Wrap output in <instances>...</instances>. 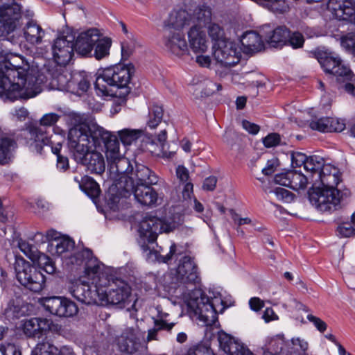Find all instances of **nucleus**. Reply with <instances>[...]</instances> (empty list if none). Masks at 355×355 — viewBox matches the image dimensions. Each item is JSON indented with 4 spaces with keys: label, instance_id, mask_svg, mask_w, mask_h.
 Listing matches in <instances>:
<instances>
[{
    "label": "nucleus",
    "instance_id": "nucleus-1",
    "mask_svg": "<svg viewBox=\"0 0 355 355\" xmlns=\"http://www.w3.org/2000/svg\"><path fill=\"white\" fill-rule=\"evenodd\" d=\"M69 76L71 73L60 65L48 69L44 74L28 63L17 66L8 62L6 71L0 75V96L12 101L33 98L42 92V85L47 82L53 89L68 92Z\"/></svg>",
    "mask_w": 355,
    "mask_h": 355
},
{
    "label": "nucleus",
    "instance_id": "nucleus-2",
    "mask_svg": "<svg viewBox=\"0 0 355 355\" xmlns=\"http://www.w3.org/2000/svg\"><path fill=\"white\" fill-rule=\"evenodd\" d=\"M340 175L337 168L327 164L323 166L315 179L314 184L320 181L322 187H313L309 191L310 202L321 211H331L339 209L351 192L348 189L337 188Z\"/></svg>",
    "mask_w": 355,
    "mask_h": 355
},
{
    "label": "nucleus",
    "instance_id": "nucleus-3",
    "mask_svg": "<svg viewBox=\"0 0 355 355\" xmlns=\"http://www.w3.org/2000/svg\"><path fill=\"white\" fill-rule=\"evenodd\" d=\"M135 73L132 64H119L103 70L94 83L98 94L125 98L130 92L128 85Z\"/></svg>",
    "mask_w": 355,
    "mask_h": 355
},
{
    "label": "nucleus",
    "instance_id": "nucleus-4",
    "mask_svg": "<svg viewBox=\"0 0 355 355\" xmlns=\"http://www.w3.org/2000/svg\"><path fill=\"white\" fill-rule=\"evenodd\" d=\"M69 262L76 266L84 265L85 273L92 276L94 290L106 293L110 288L112 281L116 279L102 270L103 265L99 264L89 249H85L69 257Z\"/></svg>",
    "mask_w": 355,
    "mask_h": 355
},
{
    "label": "nucleus",
    "instance_id": "nucleus-5",
    "mask_svg": "<svg viewBox=\"0 0 355 355\" xmlns=\"http://www.w3.org/2000/svg\"><path fill=\"white\" fill-rule=\"evenodd\" d=\"M69 120L73 127L68 133L69 148L74 146V144H80L92 139L97 142L98 137L102 136L101 134L104 132L103 127L84 114L71 113L69 115Z\"/></svg>",
    "mask_w": 355,
    "mask_h": 355
},
{
    "label": "nucleus",
    "instance_id": "nucleus-6",
    "mask_svg": "<svg viewBox=\"0 0 355 355\" xmlns=\"http://www.w3.org/2000/svg\"><path fill=\"white\" fill-rule=\"evenodd\" d=\"M157 177L150 168L140 164H136L135 168H131L130 175L121 176L116 179L114 186L118 194L127 198L131 194L134 187L144 184H155Z\"/></svg>",
    "mask_w": 355,
    "mask_h": 355
},
{
    "label": "nucleus",
    "instance_id": "nucleus-7",
    "mask_svg": "<svg viewBox=\"0 0 355 355\" xmlns=\"http://www.w3.org/2000/svg\"><path fill=\"white\" fill-rule=\"evenodd\" d=\"M91 141L92 139H89L80 144H74V146L69 148V150L78 164L85 166L92 173L101 175L105 169L104 157Z\"/></svg>",
    "mask_w": 355,
    "mask_h": 355
},
{
    "label": "nucleus",
    "instance_id": "nucleus-8",
    "mask_svg": "<svg viewBox=\"0 0 355 355\" xmlns=\"http://www.w3.org/2000/svg\"><path fill=\"white\" fill-rule=\"evenodd\" d=\"M318 62L325 73L336 76L340 88H343L349 94L354 93L355 75L340 58L327 55L319 57Z\"/></svg>",
    "mask_w": 355,
    "mask_h": 355
},
{
    "label": "nucleus",
    "instance_id": "nucleus-9",
    "mask_svg": "<svg viewBox=\"0 0 355 355\" xmlns=\"http://www.w3.org/2000/svg\"><path fill=\"white\" fill-rule=\"evenodd\" d=\"M60 118V115L56 113H48L41 118L39 125L31 123L26 127L33 151L42 154L43 148L50 144L51 138L46 128L54 125Z\"/></svg>",
    "mask_w": 355,
    "mask_h": 355
},
{
    "label": "nucleus",
    "instance_id": "nucleus-10",
    "mask_svg": "<svg viewBox=\"0 0 355 355\" xmlns=\"http://www.w3.org/2000/svg\"><path fill=\"white\" fill-rule=\"evenodd\" d=\"M180 216L162 220L155 216H149L144 218L139 225V232L144 240L146 239L149 243H154L158 234L169 233L178 229L182 225Z\"/></svg>",
    "mask_w": 355,
    "mask_h": 355
},
{
    "label": "nucleus",
    "instance_id": "nucleus-11",
    "mask_svg": "<svg viewBox=\"0 0 355 355\" xmlns=\"http://www.w3.org/2000/svg\"><path fill=\"white\" fill-rule=\"evenodd\" d=\"M187 305L199 321L202 322L203 325L212 326L218 322L217 311L214 304L201 290L192 291L189 294Z\"/></svg>",
    "mask_w": 355,
    "mask_h": 355
},
{
    "label": "nucleus",
    "instance_id": "nucleus-12",
    "mask_svg": "<svg viewBox=\"0 0 355 355\" xmlns=\"http://www.w3.org/2000/svg\"><path fill=\"white\" fill-rule=\"evenodd\" d=\"M15 271L17 279L26 289L40 293L44 288V275L28 261L23 259L17 260Z\"/></svg>",
    "mask_w": 355,
    "mask_h": 355
},
{
    "label": "nucleus",
    "instance_id": "nucleus-13",
    "mask_svg": "<svg viewBox=\"0 0 355 355\" xmlns=\"http://www.w3.org/2000/svg\"><path fill=\"white\" fill-rule=\"evenodd\" d=\"M130 298V287L124 281L116 279L112 281L110 288L106 293H102L100 290L98 305H115L123 308L131 302Z\"/></svg>",
    "mask_w": 355,
    "mask_h": 355
},
{
    "label": "nucleus",
    "instance_id": "nucleus-14",
    "mask_svg": "<svg viewBox=\"0 0 355 355\" xmlns=\"http://www.w3.org/2000/svg\"><path fill=\"white\" fill-rule=\"evenodd\" d=\"M213 55L218 62L230 67L239 62L241 53L237 44L227 39L214 44Z\"/></svg>",
    "mask_w": 355,
    "mask_h": 355
},
{
    "label": "nucleus",
    "instance_id": "nucleus-15",
    "mask_svg": "<svg viewBox=\"0 0 355 355\" xmlns=\"http://www.w3.org/2000/svg\"><path fill=\"white\" fill-rule=\"evenodd\" d=\"M21 7L19 4L0 6V37H6L21 24Z\"/></svg>",
    "mask_w": 355,
    "mask_h": 355
},
{
    "label": "nucleus",
    "instance_id": "nucleus-16",
    "mask_svg": "<svg viewBox=\"0 0 355 355\" xmlns=\"http://www.w3.org/2000/svg\"><path fill=\"white\" fill-rule=\"evenodd\" d=\"M181 252V255L174 257L173 259L178 261L176 270V278L182 284H194L198 283L200 277L198 275V268L193 259L191 257L183 254L182 248L178 245Z\"/></svg>",
    "mask_w": 355,
    "mask_h": 355
},
{
    "label": "nucleus",
    "instance_id": "nucleus-17",
    "mask_svg": "<svg viewBox=\"0 0 355 355\" xmlns=\"http://www.w3.org/2000/svg\"><path fill=\"white\" fill-rule=\"evenodd\" d=\"M144 336V332L138 326L128 327L116 338V345L121 352L132 354L139 350Z\"/></svg>",
    "mask_w": 355,
    "mask_h": 355
},
{
    "label": "nucleus",
    "instance_id": "nucleus-18",
    "mask_svg": "<svg viewBox=\"0 0 355 355\" xmlns=\"http://www.w3.org/2000/svg\"><path fill=\"white\" fill-rule=\"evenodd\" d=\"M75 37L72 35L58 37L52 46V53L58 65L65 66L71 60L74 51Z\"/></svg>",
    "mask_w": 355,
    "mask_h": 355
},
{
    "label": "nucleus",
    "instance_id": "nucleus-19",
    "mask_svg": "<svg viewBox=\"0 0 355 355\" xmlns=\"http://www.w3.org/2000/svg\"><path fill=\"white\" fill-rule=\"evenodd\" d=\"M43 306L51 314L59 317H72L78 311L73 302L62 297H46L44 300Z\"/></svg>",
    "mask_w": 355,
    "mask_h": 355
},
{
    "label": "nucleus",
    "instance_id": "nucleus-20",
    "mask_svg": "<svg viewBox=\"0 0 355 355\" xmlns=\"http://www.w3.org/2000/svg\"><path fill=\"white\" fill-rule=\"evenodd\" d=\"M163 43L166 50L176 56L180 57L188 51V45L181 31L166 28Z\"/></svg>",
    "mask_w": 355,
    "mask_h": 355
},
{
    "label": "nucleus",
    "instance_id": "nucleus-21",
    "mask_svg": "<svg viewBox=\"0 0 355 355\" xmlns=\"http://www.w3.org/2000/svg\"><path fill=\"white\" fill-rule=\"evenodd\" d=\"M327 8L339 20L355 24V1L353 0H329Z\"/></svg>",
    "mask_w": 355,
    "mask_h": 355
},
{
    "label": "nucleus",
    "instance_id": "nucleus-22",
    "mask_svg": "<svg viewBox=\"0 0 355 355\" xmlns=\"http://www.w3.org/2000/svg\"><path fill=\"white\" fill-rule=\"evenodd\" d=\"M71 295L78 301L85 304H98L99 291L94 290L92 284L84 282L73 284L69 288Z\"/></svg>",
    "mask_w": 355,
    "mask_h": 355
},
{
    "label": "nucleus",
    "instance_id": "nucleus-23",
    "mask_svg": "<svg viewBox=\"0 0 355 355\" xmlns=\"http://www.w3.org/2000/svg\"><path fill=\"white\" fill-rule=\"evenodd\" d=\"M102 136L98 137V141L96 142L94 139H92V143L94 145L95 148H101L103 146L105 148L106 157L107 162L113 161L119 157L121 155L119 152V142L116 136L111 134L110 132L103 128Z\"/></svg>",
    "mask_w": 355,
    "mask_h": 355
},
{
    "label": "nucleus",
    "instance_id": "nucleus-24",
    "mask_svg": "<svg viewBox=\"0 0 355 355\" xmlns=\"http://www.w3.org/2000/svg\"><path fill=\"white\" fill-rule=\"evenodd\" d=\"M218 340L220 347L228 355H253L242 343L224 331L218 333Z\"/></svg>",
    "mask_w": 355,
    "mask_h": 355
},
{
    "label": "nucleus",
    "instance_id": "nucleus-25",
    "mask_svg": "<svg viewBox=\"0 0 355 355\" xmlns=\"http://www.w3.org/2000/svg\"><path fill=\"white\" fill-rule=\"evenodd\" d=\"M261 32L265 40L275 48L286 44L289 36V30L285 26H279L272 30L270 24H265Z\"/></svg>",
    "mask_w": 355,
    "mask_h": 355
},
{
    "label": "nucleus",
    "instance_id": "nucleus-26",
    "mask_svg": "<svg viewBox=\"0 0 355 355\" xmlns=\"http://www.w3.org/2000/svg\"><path fill=\"white\" fill-rule=\"evenodd\" d=\"M69 77L68 92L79 96L87 92L90 88L91 82L93 80L91 74L84 71L71 73Z\"/></svg>",
    "mask_w": 355,
    "mask_h": 355
},
{
    "label": "nucleus",
    "instance_id": "nucleus-27",
    "mask_svg": "<svg viewBox=\"0 0 355 355\" xmlns=\"http://www.w3.org/2000/svg\"><path fill=\"white\" fill-rule=\"evenodd\" d=\"M98 40V31L90 29L83 32L77 37L74 42V50L82 55H87L91 53L93 46Z\"/></svg>",
    "mask_w": 355,
    "mask_h": 355
},
{
    "label": "nucleus",
    "instance_id": "nucleus-28",
    "mask_svg": "<svg viewBox=\"0 0 355 355\" xmlns=\"http://www.w3.org/2000/svg\"><path fill=\"white\" fill-rule=\"evenodd\" d=\"M188 39L191 49L196 53H205L207 49V40L205 32L199 26H193L188 32Z\"/></svg>",
    "mask_w": 355,
    "mask_h": 355
},
{
    "label": "nucleus",
    "instance_id": "nucleus-29",
    "mask_svg": "<svg viewBox=\"0 0 355 355\" xmlns=\"http://www.w3.org/2000/svg\"><path fill=\"white\" fill-rule=\"evenodd\" d=\"M17 148V141L11 135L0 136V164H6L13 159Z\"/></svg>",
    "mask_w": 355,
    "mask_h": 355
},
{
    "label": "nucleus",
    "instance_id": "nucleus-30",
    "mask_svg": "<svg viewBox=\"0 0 355 355\" xmlns=\"http://www.w3.org/2000/svg\"><path fill=\"white\" fill-rule=\"evenodd\" d=\"M152 184H144L134 187L131 193L141 205L151 206L157 200V192L150 187Z\"/></svg>",
    "mask_w": 355,
    "mask_h": 355
},
{
    "label": "nucleus",
    "instance_id": "nucleus-31",
    "mask_svg": "<svg viewBox=\"0 0 355 355\" xmlns=\"http://www.w3.org/2000/svg\"><path fill=\"white\" fill-rule=\"evenodd\" d=\"M140 246L144 252H148V254H147V259L152 260L155 259L159 262L168 263L172 261V259L174 257L181 255V252L179 249V247L175 243L171 244L169 248V252L166 254H162L161 251L151 250L148 244L145 243V242Z\"/></svg>",
    "mask_w": 355,
    "mask_h": 355
},
{
    "label": "nucleus",
    "instance_id": "nucleus-32",
    "mask_svg": "<svg viewBox=\"0 0 355 355\" xmlns=\"http://www.w3.org/2000/svg\"><path fill=\"white\" fill-rule=\"evenodd\" d=\"M49 327V320L46 319L33 318L24 323V332L29 337L40 336L42 332Z\"/></svg>",
    "mask_w": 355,
    "mask_h": 355
},
{
    "label": "nucleus",
    "instance_id": "nucleus-33",
    "mask_svg": "<svg viewBox=\"0 0 355 355\" xmlns=\"http://www.w3.org/2000/svg\"><path fill=\"white\" fill-rule=\"evenodd\" d=\"M31 355H73V351L69 347L58 349L49 342H42L35 347Z\"/></svg>",
    "mask_w": 355,
    "mask_h": 355
},
{
    "label": "nucleus",
    "instance_id": "nucleus-34",
    "mask_svg": "<svg viewBox=\"0 0 355 355\" xmlns=\"http://www.w3.org/2000/svg\"><path fill=\"white\" fill-rule=\"evenodd\" d=\"M241 42L244 51L249 53L260 51L264 46L261 36L255 31H249L243 34Z\"/></svg>",
    "mask_w": 355,
    "mask_h": 355
},
{
    "label": "nucleus",
    "instance_id": "nucleus-35",
    "mask_svg": "<svg viewBox=\"0 0 355 355\" xmlns=\"http://www.w3.org/2000/svg\"><path fill=\"white\" fill-rule=\"evenodd\" d=\"M24 35L26 40L31 44H38L42 41L45 35L42 28L34 21H28L24 28Z\"/></svg>",
    "mask_w": 355,
    "mask_h": 355
},
{
    "label": "nucleus",
    "instance_id": "nucleus-36",
    "mask_svg": "<svg viewBox=\"0 0 355 355\" xmlns=\"http://www.w3.org/2000/svg\"><path fill=\"white\" fill-rule=\"evenodd\" d=\"M191 17L184 10H173L171 12L166 28L181 31L185 26L189 25Z\"/></svg>",
    "mask_w": 355,
    "mask_h": 355
},
{
    "label": "nucleus",
    "instance_id": "nucleus-37",
    "mask_svg": "<svg viewBox=\"0 0 355 355\" xmlns=\"http://www.w3.org/2000/svg\"><path fill=\"white\" fill-rule=\"evenodd\" d=\"M109 163L110 171L111 173H114L119 179L123 175H130L132 166L128 159L121 155L119 158L110 161Z\"/></svg>",
    "mask_w": 355,
    "mask_h": 355
},
{
    "label": "nucleus",
    "instance_id": "nucleus-38",
    "mask_svg": "<svg viewBox=\"0 0 355 355\" xmlns=\"http://www.w3.org/2000/svg\"><path fill=\"white\" fill-rule=\"evenodd\" d=\"M80 188L92 200L98 198L101 193L98 184L93 178L87 175L81 178Z\"/></svg>",
    "mask_w": 355,
    "mask_h": 355
},
{
    "label": "nucleus",
    "instance_id": "nucleus-39",
    "mask_svg": "<svg viewBox=\"0 0 355 355\" xmlns=\"http://www.w3.org/2000/svg\"><path fill=\"white\" fill-rule=\"evenodd\" d=\"M112 41L108 37L100 38L98 34V40L94 44L95 49L94 55L96 60H101L110 54V49Z\"/></svg>",
    "mask_w": 355,
    "mask_h": 355
},
{
    "label": "nucleus",
    "instance_id": "nucleus-40",
    "mask_svg": "<svg viewBox=\"0 0 355 355\" xmlns=\"http://www.w3.org/2000/svg\"><path fill=\"white\" fill-rule=\"evenodd\" d=\"M323 166H325L324 159L318 155H312L306 158L304 168L306 171L313 173L312 180L314 179L315 175L318 177V173H320Z\"/></svg>",
    "mask_w": 355,
    "mask_h": 355
},
{
    "label": "nucleus",
    "instance_id": "nucleus-41",
    "mask_svg": "<svg viewBox=\"0 0 355 355\" xmlns=\"http://www.w3.org/2000/svg\"><path fill=\"white\" fill-rule=\"evenodd\" d=\"M164 110L162 106L153 104L148 112V120L147 125L151 129L155 128L162 121Z\"/></svg>",
    "mask_w": 355,
    "mask_h": 355
},
{
    "label": "nucleus",
    "instance_id": "nucleus-42",
    "mask_svg": "<svg viewBox=\"0 0 355 355\" xmlns=\"http://www.w3.org/2000/svg\"><path fill=\"white\" fill-rule=\"evenodd\" d=\"M74 245V241L66 236H63L60 239H56L55 242L51 243V248H55V253L58 255L73 250Z\"/></svg>",
    "mask_w": 355,
    "mask_h": 355
},
{
    "label": "nucleus",
    "instance_id": "nucleus-43",
    "mask_svg": "<svg viewBox=\"0 0 355 355\" xmlns=\"http://www.w3.org/2000/svg\"><path fill=\"white\" fill-rule=\"evenodd\" d=\"M154 327L149 329L148 331L147 341H151L153 340H158L157 334L160 330H166L171 331V329L175 327V323H167L163 320H155Z\"/></svg>",
    "mask_w": 355,
    "mask_h": 355
},
{
    "label": "nucleus",
    "instance_id": "nucleus-44",
    "mask_svg": "<svg viewBox=\"0 0 355 355\" xmlns=\"http://www.w3.org/2000/svg\"><path fill=\"white\" fill-rule=\"evenodd\" d=\"M308 183V178L302 173L292 171L289 188L295 191L304 189Z\"/></svg>",
    "mask_w": 355,
    "mask_h": 355
},
{
    "label": "nucleus",
    "instance_id": "nucleus-45",
    "mask_svg": "<svg viewBox=\"0 0 355 355\" xmlns=\"http://www.w3.org/2000/svg\"><path fill=\"white\" fill-rule=\"evenodd\" d=\"M121 142L125 145H130L137 141L141 135V131L139 130L123 129L118 132Z\"/></svg>",
    "mask_w": 355,
    "mask_h": 355
},
{
    "label": "nucleus",
    "instance_id": "nucleus-46",
    "mask_svg": "<svg viewBox=\"0 0 355 355\" xmlns=\"http://www.w3.org/2000/svg\"><path fill=\"white\" fill-rule=\"evenodd\" d=\"M19 248L28 259L34 262L43 254L41 253L35 245L25 241H20L19 242Z\"/></svg>",
    "mask_w": 355,
    "mask_h": 355
},
{
    "label": "nucleus",
    "instance_id": "nucleus-47",
    "mask_svg": "<svg viewBox=\"0 0 355 355\" xmlns=\"http://www.w3.org/2000/svg\"><path fill=\"white\" fill-rule=\"evenodd\" d=\"M194 16L198 21L200 27L202 24L209 23L211 19V8L205 5L198 6L194 11Z\"/></svg>",
    "mask_w": 355,
    "mask_h": 355
},
{
    "label": "nucleus",
    "instance_id": "nucleus-48",
    "mask_svg": "<svg viewBox=\"0 0 355 355\" xmlns=\"http://www.w3.org/2000/svg\"><path fill=\"white\" fill-rule=\"evenodd\" d=\"M38 266L48 274H53L55 271V266L52 259L44 253L35 261Z\"/></svg>",
    "mask_w": 355,
    "mask_h": 355
},
{
    "label": "nucleus",
    "instance_id": "nucleus-49",
    "mask_svg": "<svg viewBox=\"0 0 355 355\" xmlns=\"http://www.w3.org/2000/svg\"><path fill=\"white\" fill-rule=\"evenodd\" d=\"M284 343L281 338L272 339L263 355H277L284 350Z\"/></svg>",
    "mask_w": 355,
    "mask_h": 355
},
{
    "label": "nucleus",
    "instance_id": "nucleus-50",
    "mask_svg": "<svg viewBox=\"0 0 355 355\" xmlns=\"http://www.w3.org/2000/svg\"><path fill=\"white\" fill-rule=\"evenodd\" d=\"M329 118L322 117L320 119H312L310 121L309 127L312 130L320 132H329Z\"/></svg>",
    "mask_w": 355,
    "mask_h": 355
},
{
    "label": "nucleus",
    "instance_id": "nucleus-51",
    "mask_svg": "<svg viewBox=\"0 0 355 355\" xmlns=\"http://www.w3.org/2000/svg\"><path fill=\"white\" fill-rule=\"evenodd\" d=\"M208 33L214 43L220 40H225L227 38L225 36L224 30L217 24H211L208 27Z\"/></svg>",
    "mask_w": 355,
    "mask_h": 355
},
{
    "label": "nucleus",
    "instance_id": "nucleus-52",
    "mask_svg": "<svg viewBox=\"0 0 355 355\" xmlns=\"http://www.w3.org/2000/svg\"><path fill=\"white\" fill-rule=\"evenodd\" d=\"M304 43V38L302 33L297 31L291 33L289 31V36L287 39L286 44L290 45L293 49H299L302 47Z\"/></svg>",
    "mask_w": 355,
    "mask_h": 355
},
{
    "label": "nucleus",
    "instance_id": "nucleus-53",
    "mask_svg": "<svg viewBox=\"0 0 355 355\" xmlns=\"http://www.w3.org/2000/svg\"><path fill=\"white\" fill-rule=\"evenodd\" d=\"M185 355H214V354L205 345L197 344L189 347Z\"/></svg>",
    "mask_w": 355,
    "mask_h": 355
},
{
    "label": "nucleus",
    "instance_id": "nucleus-54",
    "mask_svg": "<svg viewBox=\"0 0 355 355\" xmlns=\"http://www.w3.org/2000/svg\"><path fill=\"white\" fill-rule=\"evenodd\" d=\"M341 46L346 49L352 50L355 56V33H349L343 36L340 40Z\"/></svg>",
    "mask_w": 355,
    "mask_h": 355
},
{
    "label": "nucleus",
    "instance_id": "nucleus-55",
    "mask_svg": "<svg viewBox=\"0 0 355 355\" xmlns=\"http://www.w3.org/2000/svg\"><path fill=\"white\" fill-rule=\"evenodd\" d=\"M292 170L277 173L274 177V182L284 187H289Z\"/></svg>",
    "mask_w": 355,
    "mask_h": 355
},
{
    "label": "nucleus",
    "instance_id": "nucleus-56",
    "mask_svg": "<svg viewBox=\"0 0 355 355\" xmlns=\"http://www.w3.org/2000/svg\"><path fill=\"white\" fill-rule=\"evenodd\" d=\"M272 193L276 196L277 198L286 202H290L293 200V194L286 189L277 187Z\"/></svg>",
    "mask_w": 355,
    "mask_h": 355
},
{
    "label": "nucleus",
    "instance_id": "nucleus-57",
    "mask_svg": "<svg viewBox=\"0 0 355 355\" xmlns=\"http://www.w3.org/2000/svg\"><path fill=\"white\" fill-rule=\"evenodd\" d=\"M281 137L278 133H270L263 139V143L266 148H272L280 144Z\"/></svg>",
    "mask_w": 355,
    "mask_h": 355
},
{
    "label": "nucleus",
    "instance_id": "nucleus-58",
    "mask_svg": "<svg viewBox=\"0 0 355 355\" xmlns=\"http://www.w3.org/2000/svg\"><path fill=\"white\" fill-rule=\"evenodd\" d=\"M337 232L342 237H349L355 234V228L349 223H345L338 227Z\"/></svg>",
    "mask_w": 355,
    "mask_h": 355
},
{
    "label": "nucleus",
    "instance_id": "nucleus-59",
    "mask_svg": "<svg viewBox=\"0 0 355 355\" xmlns=\"http://www.w3.org/2000/svg\"><path fill=\"white\" fill-rule=\"evenodd\" d=\"M307 320L313 323V324L315 327V328L321 333H323L326 331L327 328V323L322 320L320 318L313 315L312 314H309L307 315Z\"/></svg>",
    "mask_w": 355,
    "mask_h": 355
},
{
    "label": "nucleus",
    "instance_id": "nucleus-60",
    "mask_svg": "<svg viewBox=\"0 0 355 355\" xmlns=\"http://www.w3.org/2000/svg\"><path fill=\"white\" fill-rule=\"evenodd\" d=\"M307 157L305 154L300 152L293 153L291 155V162L293 167L304 166Z\"/></svg>",
    "mask_w": 355,
    "mask_h": 355
},
{
    "label": "nucleus",
    "instance_id": "nucleus-61",
    "mask_svg": "<svg viewBox=\"0 0 355 355\" xmlns=\"http://www.w3.org/2000/svg\"><path fill=\"white\" fill-rule=\"evenodd\" d=\"M329 132H341L345 128V124L343 121L329 118Z\"/></svg>",
    "mask_w": 355,
    "mask_h": 355
},
{
    "label": "nucleus",
    "instance_id": "nucleus-62",
    "mask_svg": "<svg viewBox=\"0 0 355 355\" xmlns=\"http://www.w3.org/2000/svg\"><path fill=\"white\" fill-rule=\"evenodd\" d=\"M291 342L294 346L299 347L297 350H300L303 354L302 355H307L306 351L309 348V344L306 340L297 338H293Z\"/></svg>",
    "mask_w": 355,
    "mask_h": 355
},
{
    "label": "nucleus",
    "instance_id": "nucleus-63",
    "mask_svg": "<svg viewBox=\"0 0 355 355\" xmlns=\"http://www.w3.org/2000/svg\"><path fill=\"white\" fill-rule=\"evenodd\" d=\"M216 183L217 178L215 176H209L204 180L202 189L206 191H214Z\"/></svg>",
    "mask_w": 355,
    "mask_h": 355
},
{
    "label": "nucleus",
    "instance_id": "nucleus-64",
    "mask_svg": "<svg viewBox=\"0 0 355 355\" xmlns=\"http://www.w3.org/2000/svg\"><path fill=\"white\" fill-rule=\"evenodd\" d=\"M242 126L245 130L252 135L257 134L260 130L258 125L251 123L247 120H243Z\"/></svg>",
    "mask_w": 355,
    "mask_h": 355
}]
</instances>
